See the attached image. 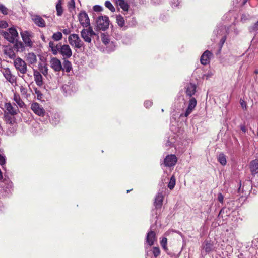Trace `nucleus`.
Returning a JSON list of instances; mask_svg holds the SVG:
<instances>
[{"label": "nucleus", "instance_id": "nucleus-1", "mask_svg": "<svg viewBox=\"0 0 258 258\" xmlns=\"http://www.w3.org/2000/svg\"><path fill=\"white\" fill-rule=\"evenodd\" d=\"M49 46L53 54L56 55L59 53L63 56V59L70 58L72 55V50L67 44L62 45L61 43L55 44L54 42L50 41Z\"/></svg>", "mask_w": 258, "mask_h": 258}, {"label": "nucleus", "instance_id": "nucleus-2", "mask_svg": "<svg viewBox=\"0 0 258 258\" xmlns=\"http://www.w3.org/2000/svg\"><path fill=\"white\" fill-rule=\"evenodd\" d=\"M97 27L99 30L105 31L109 25V18L106 16H101L96 20Z\"/></svg>", "mask_w": 258, "mask_h": 258}, {"label": "nucleus", "instance_id": "nucleus-3", "mask_svg": "<svg viewBox=\"0 0 258 258\" xmlns=\"http://www.w3.org/2000/svg\"><path fill=\"white\" fill-rule=\"evenodd\" d=\"M14 64L16 69L21 74L24 75L27 72V65L26 62L20 57L15 59Z\"/></svg>", "mask_w": 258, "mask_h": 258}, {"label": "nucleus", "instance_id": "nucleus-4", "mask_svg": "<svg viewBox=\"0 0 258 258\" xmlns=\"http://www.w3.org/2000/svg\"><path fill=\"white\" fill-rule=\"evenodd\" d=\"M68 41L71 45L76 48L79 49L84 46L83 42L76 34H71L68 37Z\"/></svg>", "mask_w": 258, "mask_h": 258}, {"label": "nucleus", "instance_id": "nucleus-5", "mask_svg": "<svg viewBox=\"0 0 258 258\" xmlns=\"http://www.w3.org/2000/svg\"><path fill=\"white\" fill-rule=\"evenodd\" d=\"M20 34L25 46L30 48L32 47L33 43L31 39V34L27 31H25L21 32Z\"/></svg>", "mask_w": 258, "mask_h": 258}, {"label": "nucleus", "instance_id": "nucleus-6", "mask_svg": "<svg viewBox=\"0 0 258 258\" xmlns=\"http://www.w3.org/2000/svg\"><path fill=\"white\" fill-rule=\"evenodd\" d=\"M79 21L80 24L85 28L90 26V19L87 14L85 11H81L78 15Z\"/></svg>", "mask_w": 258, "mask_h": 258}, {"label": "nucleus", "instance_id": "nucleus-7", "mask_svg": "<svg viewBox=\"0 0 258 258\" xmlns=\"http://www.w3.org/2000/svg\"><path fill=\"white\" fill-rule=\"evenodd\" d=\"M31 19L34 24L41 28H44L46 26V23L43 18L39 15L32 14L30 13Z\"/></svg>", "mask_w": 258, "mask_h": 258}, {"label": "nucleus", "instance_id": "nucleus-8", "mask_svg": "<svg viewBox=\"0 0 258 258\" xmlns=\"http://www.w3.org/2000/svg\"><path fill=\"white\" fill-rule=\"evenodd\" d=\"M51 68L55 72H60L62 70L61 62L59 59L56 57H52L50 60Z\"/></svg>", "mask_w": 258, "mask_h": 258}, {"label": "nucleus", "instance_id": "nucleus-9", "mask_svg": "<svg viewBox=\"0 0 258 258\" xmlns=\"http://www.w3.org/2000/svg\"><path fill=\"white\" fill-rule=\"evenodd\" d=\"M177 162V158L175 155L171 154L167 155L164 159V165L166 167L174 166Z\"/></svg>", "mask_w": 258, "mask_h": 258}, {"label": "nucleus", "instance_id": "nucleus-10", "mask_svg": "<svg viewBox=\"0 0 258 258\" xmlns=\"http://www.w3.org/2000/svg\"><path fill=\"white\" fill-rule=\"evenodd\" d=\"M157 240V239L155 232L152 230L149 231L146 238V242L148 245L150 246L153 245L155 242H156Z\"/></svg>", "mask_w": 258, "mask_h": 258}, {"label": "nucleus", "instance_id": "nucleus-11", "mask_svg": "<svg viewBox=\"0 0 258 258\" xmlns=\"http://www.w3.org/2000/svg\"><path fill=\"white\" fill-rule=\"evenodd\" d=\"M3 74L6 79L11 84L16 82V78L15 76L12 74V73L9 68H4L3 70Z\"/></svg>", "mask_w": 258, "mask_h": 258}, {"label": "nucleus", "instance_id": "nucleus-12", "mask_svg": "<svg viewBox=\"0 0 258 258\" xmlns=\"http://www.w3.org/2000/svg\"><path fill=\"white\" fill-rule=\"evenodd\" d=\"M31 109L39 116H43L45 114V110L38 103H33L31 104Z\"/></svg>", "mask_w": 258, "mask_h": 258}, {"label": "nucleus", "instance_id": "nucleus-13", "mask_svg": "<svg viewBox=\"0 0 258 258\" xmlns=\"http://www.w3.org/2000/svg\"><path fill=\"white\" fill-rule=\"evenodd\" d=\"M196 105V99L194 97L191 98L189 101L188 106L184 114V116L187 117L192 112Z\"/></svg>", "mask_w": 258, "mask_h": 258}, {"label": "nucleus", "instance_id": "nucleus-14", "mask_svg": "<svg viewBox=\"0 0 258 258\" xmlns=\"http://www.w3.org/2000/svg\"><path fill=\"white\" fill-rule=\"evenodd\" d=\"M5 107L6 108V113H9L15 115L18 114L19 112V109L17 106H12L10 103H7L5 104Z\"/></svg>", "mask_w": 258, "mask_h": 258}, {"label": "nucleus", "instance_id": "nucleus-15", "mask_svg": "<svg viewBox=\"0 0 258 258\" xmlns=\"http://www.w3.org/2000/svg\"><path fill=\"white\" fill-rule=\"evenodd\" d=\"M202 248L206 253H209L214 249L213 243L210 240H207L203 243Z\"/></svg>", "mask_w": 258, "mask_h": 258}, {"label": "nucleus", "instance_id": "nucleus-16", "mask_svg": "<svg viewBox=\"0 0 258 258\" xmlns=\"http://www.w3.org/2000/svg\"><path fill=\"white\" fill-rule=\"evenodd\" d=\"M14 115L9 114L4 112V119L6 123L11 125H13L16 124V119L14 116Z\"/></svg>", "mask_w": 258, "mask_h": 258}, {"label": "nucleus", "instance_id": "nucleus-17", "mask_svg": "<svg viewBox=\"0 0 258 258\" xmlns=\"http://www.w3.org/2000/svg\"><path fill=\"white\" fill-rule=\"evenodd\" d=\"M212 54L208 50L205 51L201 56V63L203 65H206L209 62V58Z\"/></svg>", "mask_w": 258, "mask_h": 258}, {"label": "nucleus", "instance_id": "nucleus-18", "mask_svg": "<svg viewBox=\"0 0 258 258\" xmlns=\"http://www.w3.org/2000/svg\"><path fill=\"white\" fill-rule=\"evenodd\" d=\"M196 85L194 84L190 83L185 87V92L187 96L191 97L194 95L196 90Z\"/></svg>", "mask_w": 258, "mask_h": 258}, {"label": "nucleus", "instance_id": "nucleus-19", "mask_svg": "<svg viewBox=\"0 0 258 258\" xmlns=\"http://www.w3.org/2000/svg\"><path fill=\"white\" fill-rule=\"evenodd\" d=\"M34 77L36 84L39 86H42L43 84V78L40 72L37 71H34Z\"/></svg>", "mask_w": 258, "mask_h": 258}, {"label": "nucleus", "instance_id": "nucleus-20", "mask_svg": "<svg viewBox=\"0 0 258 258\" xmlns=\"http://www.w3.org/2000/svg\"><path fill=\"white\" fill-rule=\"evenodd\" d=\"M163 197L162 194L158 193L155 199L154 205L156 209L160 208L163 204Z\"/></svg>", "mask_w": 258, "mask_h": 258}, {"label": "nucleus", "instance_id": "nucleus-21", "mask_svg": "<svg viewBox=\"0 0 258 258\" xmlns=\"http://www.w3.org/2000/svg\"><path fill=\"white\" fill-rule=\"evenodd\" d=\"M81 36L84 40L87 43H91L92 39L91 37L93 36L90 34H89L87 30L83 29L81 32Z\"/></svg>", "mask_w": 258, "mask_h": 258}, {"label": "nucleus", "instance_id": "nucleus-22", "mask_svg": "<svg viewBox=\"0 0 258 258\" xmlns=\"http://www.w3.org/2000/svg\"><path fill=\"white\" fill-rule=\"evenodd\" d=\"M26 60L29 63V65L34 64L37 62V59L36 56L33 52L28 53L26 55Z\"/></svg>", "mask_w": 258, "mask_h": 258}, {"label": "nucleus", "instance_id": "nucleus-23", "mask_svg": "<svg viewBox=\"0 0 258 258\" xmlns=\"http://www.w3.org/2000/svg\"><path fill=\"white\" fill-rule=\"evenodd\" d=\"M250 168L252 175L258 173V159L252 160L250 162Z\"/></svg>", "mask_w": 258, "mask_h": 258}, {"label": "nucleus", "instance_id": "nucleus-24", "mask_svg": "<svg viewBox=\"0 0 258 258\" xmlns=\"http://www.w3.org/2000/svg\"><path fill=\"white\" fill-rule=\"evenodd\" d=\"M14 48L17 51L23 52L25 48L24 44L21 41H16L14 45Z\"/></svg>", "mask_w": 258, "mask_h": 258}, {"label": "nucleus", "instance_id": "nucleus-25", "mask_svg": "<svg viewBox=\"0 0 258 258\" xmlns=\"http://www.w3.org/2000/svg\"><path fill=\"white\" fill-rule=\"evenodd\" d=\"M116 3L124 11H128L129 5L124 0H118Z\"/></svg>", "mask_w": 258, "mask_h": 258}, {"label": "nucleus", "instance_id": "nucleus-26", "mask_svg": "<svg viewBox=\"0 0 258 258\" xmlns=\"http://www.w3.org/2000/svg\"><path fill=\"white\" fill-rule=\"evenodd\" d=\"M63 67H62V71H65L66 72L69 73L72 70V64L68 60L64 59L63 63Z\"/></svg>", "mask_w": 258, "mask_h": 258}, {"label": "nucleus", "instance_id": "nucleus-27", "mask_svg": "<svg viewBox=\"0 0 258 258\" xmlns=\"http://www.w3.org/2000/svg\"><path fill=\"white\" fill-rule=\"evenodd\" d=\"M56 9L57 12V15L58 16H61L63 12V10L62 7V1L61 0H58L56 5Z\"/></svg>", "mask_w": 258, "mask_h": 258}, {"label": "nucleus", "instance_id": "nucleus-28", "mask_svg": "<svg viewBox=\"0 0 258 258\" xmlns=\"http://www.w3.org/2000/svg\"><path fill=\"white\" fill-rule=\"evenodd\" d=\"M14 100L20 108H23L25 106V103L21 100L19 95L15 94L14 96Z\"/></svg>", "mask_w": 258, "mask_h": 258}, {"label": "nucleus", "instance_id": "nucleus-29", "mask_svg": "<svg viewBox=\"0 0 258 258\" xmlns=\"http://www.w3.org/2000/svg\"><path fill=\"white\" fill-rule=\"evenodd\" d=\"M5 54L11 59H16V54L12 48H9L5 50Z\"/></svg>", "mask_w": 258, "mask_h": 258}, {"label": "nucleus", "instance_id": "nucleus-30", "mask_svg": "<svg viewBox=\"0 0 258 258\" xmlns=\"http://www.w3.org/2000/svg\"><path fill=\"white\" fill-rule=\"evenodd\" d=\"M218 161L222 165H225L227 163L226 156L223 153H220L218 156Z\"/></svg>", "mask_w": 258, "mask_h": 258}, {"label": "nucleus", "instance_id": "nucleus-31", "mask_svg": "<svg viewBox=\"0 0 258 258\" xmlns=\"http://www.w3.org/2000/svg\"><path fill=\"white\" fill-rule=\"evenodd\" d=\"M2 35L4 36V37L7 39L8 41H9L11 43H14L15 41V39L11 35V34L8 32L4 31L3 32Z\"/></svg>", "mask_w": 258, "mask_h": 258}, {"label": "nucleus", "instance_id": "nucleus-32", "mask_svg": "<svg viewBox=\"0 0 258 258\" xmlns=\"http://www.w3.org/2000/svg\"><path fill=\"white\" fill-rule=\"evenodd\" d=\"M116 22L120 27H123L125 24L124 18L120 15L116 16Z\"/></svg>", "mask_w": 258, "mask_h": 258}, {"label": "nucleus", "instance_id": "nucleus-33", "mask_svg": "<svg viewBox=\"0 0 258 258\" xmlns=\"http://www.w3.org/2000/svg\"><path fill=\"white\" fill-rule=\"evenodd\" d=\"M9 32L15 40L19 37L18 32L14 27L10 28L9 29Z\"/></svg>", "mask_w": 258, "mask_h": 258}, {"label": "nucleus", "instance_id": "nucleus-34", "mask_svg": "<svg viewBox=\"0 0 258 258\" xmlns=\"http://www.w3.org/2000/svg\"><path fill=\"white\" fill-rule=\"evenodd\" d=\"M160 244L163 249L168 254V248L167 247V239L166 237H163L160 242Z\"/></svg>", "mask_w": 258, "mask_h": 258}, {"label": "nucleus", "instance_id": "nucleus-35", "mask_svg": "<svg viewBox=\"0 0 258 258\" xmlns=\"http://www.w3.org/2000/svg\"><path fill=\"white\" fill-rule=\"evenodd\" d=\"M176 183V179L174 176L172 175L170 178V181L168 183V188L172 190L174 188Z\"/></svg>", "mask_w": 258, "mask_h": 258}, {"label": "nucleus", "instance_id": "nucleus-36", "mask_svg": "<svg viewBox=\"0 0 258 258\" xmlns=\"http://www.w3.org/2000/svg\"><path fill=\"white\" fill-rule=\"evenodd\" d=\"M101 39L102 42L104 44L107 45L109 44L110 40L109 38V36L108 35H106L104 33L102 34L101 35Z\"/></svg>", "mask_w": 258, "mask_h": 258}, {"label": "nucleus", "instance_id": "nucleus-37", "mask_svg": "<svg viewBox=\"0 0 258 258\" xmlns=\"http://www.w3.org/2000/svg\"><path fill=\"white\" fill-rule=\"evenodd\" d=\"M52 38L55 41H58L62 39V34L61 32H57L53 34Z\"/></svg>", "mask_w": 258, "mask_h": 258}, {"label": "nucleus", "instance_id": "nucleus-38", "mask_svg": "<svg viewBox=\"0 0 258 258\" xmlns=\"http://www.w3.org/2000/svg\"><path fill=\"white\" fill-rule=\"evenodd\" d=\"M48 67L46 64L40 66V71L44 76H46L48 74Z\"/></svg>", "mask_w": 258, "mask_h": 258}, {"label": "nucleus", "instance_id": "nucleus-39", "mask_svg": "<svg viewBox=\"0 0 258 258\" xmlns=\"http://www.w3.org/2000/svg\"><path fill=\"white\" fill-rule=\"evenodd\" d=\"M105 6L106 8H107L112 12H114L115 10V8L113 7L111 2L109 1H107L105 2Z\"/></svg>", "mask_w": 258, "mask_h": 258}, {"label": "nucleus", "instance_id": "nucleus-40", "mask_svg": "<svg viewBox=\"0 0 258 258\" xmlns=\"http://www.w3.org/2000/svg\"><path fill=\"white\" fill-rule=\"evenodd\" d=\"M153 254L155 257L159 256L160 254V250L158 247H153L152 250Z\"/></svg>", "mask_w": 258, "mask_h": 258}, {"label": "nucleus", "instance_id": "nucleus-41", "mask_svg": "<svg viewBox=\"0 0 258 258\" xmlns=\"http://www.w3.org/2000/svg\"><path fill=\"white\" fill-rule=\"evenodd\" d=\"M0 11L4 15L8 14V9L4 5L0 4Z\"/></svg>", "mask_w": 258, "mask_h": 258}, {"label": "nucleus", "instance_id": "nucleus-42", "mask_svg": "<svg viewBox=\"0 0 258 258\" xmlns=\"http://www.w3.org/2000/svg\"><path fill=\"white\" fill-rule=\"evenodd\" d=\"M35 93L37 95V97L38 99H41L42 98L43 94L41 93V91L37 89V88H35L34 89Z\"/></svg>", "mask_w": 258, "mask_h": 258}, {"label": "nucleus", "instance_id": "nucleus-43", "mask_svg": "<svg viewBox=\"0 0 258 258\" xmlns=\"http://www.w3.org/2000/svg\"><path fill=\"white\" fill-rule=\"evenodd\" d=\"M88 29H85V30H87L89 34H90L91 35H92V36H95L96 35L95 33L94 32V31L93 30V29L91 27H90V26H88Z\"/></svg>", "mask_w": 258, "mask_h": 258}, {"label": "nucleus", "instance_id": "nucleus-44", "mask_svg": "<svg viewBox=\"0 0 258 258\" xmlns=\"http://www.w3.org/2000/svg\"><path fill=\"white\" fill-rule=\"evenodd\" d=\"M69 9H74L75 7V3L74 0H70L68 4Z\"/></svg>", "mask_w": 258, "mask_h": 258}, {"label": "nucleus", "instance_id": "nucleus-45", "mask_svg": "<svg viewBox=\"0 0 258 258\" xmlns=\"http://www.w3.org/2000/svg\"><path fill=\"white\" fill-rule=\"evenodd\" d=\"M8 26V24L6 21H0V28H5Z\"/></svg>", "mask_w": 258, "mask_h": 258}, {"label": "nucleus", "instance_id": "nucleus-46", "mask_svg": "<svg viewBox=\"0 0 258 258\" xmlns=\"http://www.w3.org/2000/svg\"><path fill=\"white\" fill-rule=\"evenodd\" d=\"M240 105L241 106V107L244 109H246V102L244 101V100H242V99H240Z\"/></svg>", "mask_w": 258, "mask_h": 258}, {"label": "nucleus", "instance_id": "nucleus-47", "mask_svg": "<svg viewBox=\"0 0 258 258\" xmlns=\"http://www.w3.org/2000/svg\"><path fill=\"white\" fill-rule=\"evenodd\" d=\"M218 200L221 203L223 202L224 197L221 193H219L217 197Z\"/></svg>", "mask_w": 258, "mask_h": 258}, {"label": "nucleus", "instance_id": "nucleus-48", "mask_svg": "<svg viewBox=\"0 0 258 258\" xmlns=\"http://www.w3.org/2000/svg\"><path fill=\"white\" fill-rule=\"evenodd\" d=\"M93 10L94 11H95V12H100L101 11H102V8L101 7H100V6H98V5H95L93 7Z\"/></svg>", "mask_w": 258, "mask_h": 258}, {"label": "nucleus", "instance_id": "nucleus-49", "mask_svg": "<svg viewBox=\"0 0 258 258\" xmlns=\"http://www.w3.org/2000/svg\"><path fill=\"white\" fill-rule=\"evenodd\" d=\"M6 160L4 156L0 154V164L3 165L5 164Z\"/></svg>", "mask_w": 258, "mask_h": 258}, {"label": "nucleus", "instance_id": "nucleus-50", "mask_svg": "<svg viewBox=\"0 0 258 258\" xmlns=\"http://www.w3.org/2000/svg\"><path fill=\"white\" fill-rule=\"evenodd\" d=\"M152 104V102L149 100L146 101L144 102V106L146 108H149V107L151 106Z\"/></svg>", "mask_w": 258, "mask_h": 258}, {"label": "nucleus", "instance_id": "nucleus-51", "mask_svg": "<svg viewBox=\"0 0 258 258\" xmlns=\"http://www.w3.org/2000/svg\"><path fill=\"white\" fill-rule=\"evenodd\" d=\"M62 89L66 93H67L69 91L70 87L68 85L65 84L62 86Z\"/></svg>", "mask_w": 258, "mask_h": 258}, {"label": "nucleus", "instance_id": "nucleus-52", "mask_svg": "<svg viewBox=\"0 0 258 258\" xmlns=\"http://www.w3.org/2000/svg\"><path fill=\"white\" fill-rule=\"evenodd\" d=\"M20 92L22 94L25 95L27 93V89H26V88L21 86L20 87Z\"/></svg>", "mask_w": 258, "mask_h": 258}, {"label": "nucleus", "instance_id": "nucleus-53", "mask_svg": "<svg viewBox=\"0 0 258 258\" xmlns=\"http://www.w3.org/2000/svg\"><path fill=\"white\" fill-rule=\"evenodd\" d=\"M62 32L64 34L68 35L70 33V31L68 29H65L62 30Z\"/></svg>", "mask_w": 258, "mask_h": 258}, {"label": "nucleus", "instance_id": "nucleus-54", "mask_svg": "<svg viewBox=\"0 0 258 258\" xmlns=\"http://www.w3.org/2000/svg\"><path fill=\"white\" fill-rule=\"evenodd\" d=\"M240 129L243 133H245L246 131V127L244 125H240Z\"/></svg>", "mask_w": 258, "mask_h": 258}, {"label": "nucleus", "instance_id": "nucleus-55", "mask_svg": "<svg viewBox=\"0 0 258 258\" xmlns=\"http://www.w3.org/2000/svg\"><path fill=\"white\" fill-rule=\"evenodd\" d=\"M9 186H10V187H7V189L6 190V191L8 193H9L11 191V185H10Z\"/></svg>", "mask_w": 258, "mask_h": 258}, {"label": "nucleus", "instance_id": "nucleus-56", "mask_svg": "<svg viewBox=\"0 0 258 258\" xmlns=\"http://www.w3.org/2000/svg\"><path fill=\"white\" fill-rule=\"evenodd\" d=\"M254 28L255 29H258V21H257V22L254 24Z\"/></svg>", "mask_w": 258, "mask_h": 258}, {"label": "nucleus", "instance_id": "nucleus-57", "mask_svg": "<svg viewBox=\"0 0 258 258\" xmlns=\"http://www.w3.org/2000/svg\"><path fill=\"white\" fill-rule=\"evenodd\" d=\"M225 41V39L224 38H222L221 40V42L222 43V45L224 43Z\"/></svg>", "mask_w": 258, "mask_h": 258}, {"label": "nucleus", "instance_id": "nucleus-58", "mask_svg": "<svg viewBox=\"0 0 258 258\" xmlns=\"http://www.w3.org/2000/svg\"><path fill=\"white\" fill-rule=\"evenodd\" d=\"M247 1H248V0H244V1H243V4H245V3L247 2Z\"/></svg>", "mask_w": 258, "mask_h": 258}, {"label": "nucleus", "instance_id": "nucleus-59", "mask_svg": "<svg viewBox=\"0 0 258 258\" xmlns=\"http://www.w3.org/2000/svg\"><path fill=\"white\" fill-rule=\"evenodd\" d=\"M254 73H255V74H258V71H257V70H255V71H254Z\"/></svg>", "mask_w": 258, "mask_h": 258}, {"label": "nucleus", "instance_id": "nucleus-60", "mask_svg": "<svg viewBox=\"0 0 258 258\" xmlns=\"http://www.w3.org/2000/svg\"><path fill=\"white\" fill-rule=\"evenodd\" d=\"M166 144H167V146H169V143H168V142H167V143H166Z\"/></svg>", "mask_w": 258, "mask_h": 258}, {"label": "nucleus", "instance_id": "nucleus-61", "mask_svg": "<svg viewBox=\"0 0 258 258\" xmlns=\"http://www.w3.org/2000/svg\"><path fill=\"white\" fill-rule=\"evenodd\" d=\"M43 17H45V18H47V17L46 16V15H43Z\"/></svg>", "mask_w": 258, "mask_h": 258}, {"label": "nucleus", "instance_id": "nucleus-62", "mask_svg": "<svg viewBox=\"0 0 258 258\" xmlns=\"http://www.w3.org/2000/svg\"><path fill=\"white\" fill-rule=\"evenodd\" d=\"M130 190H127V192L128 193L130 192Z\"/></svg>", "mask_w": 258, "mask_h": 258}]
</instances>
